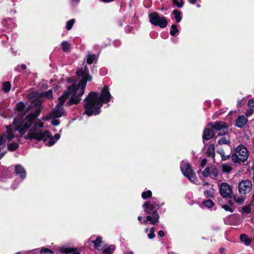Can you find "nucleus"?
Here are the masks:
<instances>
[{
	"label": "nucleus",
	"instance_id": "1",
	"mask_svg": "<svg viewBox=\"0 0 254 254\" xmlns=\"http://www.w3.org/2000/svg\"><path fill=\"white\" fill-rule=\"evenodd\" d=\"M76 74L80 79V81L77 84H75L73 86H69L67 90L64 92L62 96L59 98V103L50 113V117L60 118L64 115L63 105L65 100L69 96L70 98L67 103L68 105L77 104L81 100L80 98L84 93L87 82L92 80V76L89 74L86 65H85L83 68L78 69Z\"/></svg>",
	"mask_w": 254,
	"mask_h": 254
},
{
	"label": "nucleus",
	"instance_id": "2",
	"mask_svg": "<svg viewBox=\"0 0 254 254\" xmlns=\"http://www.w3.org/2000/svg\"><path fill=\"white\" fill-rule=\"evenodd\" d=\"M52 94L53 93L51 90L41 94H39L37 92H31L29 93L28 95L29 99L31 100V102L33 106L37 107L38 108L34 113L27 116L22 123H19L16 120H14L13 123L14 130L15 131L18 130L19 133L21 135L24 134L27 129L31 126L33 121L41 112L40 106L43 102L42 97L45 96L48 99H51L52 98Z\"/></svg>",
	"mask_w": 254,
	"mask_h": 254
},
{
	"label": "nucleus",
	"instance_id": "3",
	"mask_svg": "<svg viewBox=\"0 0 254 254\" xmlns=\"http://www.w3.org/2000/svg\"><path fill=\"white\" fill-rule=\"evenodd\" d=\"M109 90V87L105 86L100 95L97 92H90L88 94L84 100L85 102L84 105V113L86 115L90 116L93 114H98L100 112V109L103 104L109 102L111 98Z\"/></svg>",
	"mask_w": 254,
	"mask_h": 254
},
{
	"label": "nucleus",
	"instance_id": "4",
	"mask_svg": "<svg viewBox=\"0 0 254 254\" xmlns=\"http://www.w3.org/2000/svg\"><path fill=\"white\" fill-rule=\"evenodd\" d=\"M43 126L44 124L41 121L37 122L35 124L34 127L29 130L27 134L25 136V138L34 139L38 141L42 140L43 141H46L48 139V138L50 136L49 131L46 130L45 131H42L41 129L38 128V127H43Z\"/></svg>",
	"mask_w": 254,
	"mask_h": 254
},
{
	"label": "nucleus",
	"instance_id": "5",
	"mask_svg": "<svg viewBox=\"0 0 254 254\" xmlns=\"http://www.w3.org/2000/svg\"><path fill=\"white\" fill-rule=\"evenodd\" d=\"M157 205L158 204L151 201L145 202L143 204L144 212L150 215L146 216V219L143 221L142 223L146 224L149 221L151 224L154 225L159 222V215L155 209Z\"/></svg>",
	"mask_w": 254,
	"mask_h": 254
},
{
	"label": "nucleus",
	"instance_id": "6",
	"mask_svg": "<svg viewBox=\"0 0 254 254\" xmlns=\"http://www.w3.org/2000/svg\"><path fill=\"white\" fill-rule=\"evenodd\" d=\"M249 156V152L247 149L243 145H239L235 150V152L232 154V161L235 163H240L245 162Z\"/></svg>",
	"mask_w": 254,
	"mask_h": 254
},
{
	"label": "nucleus",
	"instance_id": "7",
	"mask_svg": "<svg viewBox=\"0 0 254 254\" xmlns=\"http://www.w3.org/2000/svg\"><path fill=\"white\" fill-rule=\"evenodd\" d=\"M181 170L184 176L187 177L190 182H194L196 180V176L190 164L183 163L181 166Z\"/></svg>",
	"mask_w": 254,
	"mask_h": 254
},
{
	"label": "nucleus",
	"instance_id": "8",
	"mask_svg": "<svg viewBox=\"0 0 254 254\" xmlns=\"http://www.w3.org/2000/svg\"><path fill=\"white\" fill-rule=\"evenodd\" d=\"M150 22L154 25H159L161 28L165 27L168 23L164 17L159 16L157 12H153L149 15Z\"/></svg>",
	"mask_w": 254,
	"mask_h": 254
},
{
	"label": "nucleus",
	"instance_id": "9",
	"mask_svg": "<svg viewBox=\"0 0 254 254\" xmlns=\"http://www.w3.org/2000/svg\"><path fill=\"white\" fill-rule=\"evenodd\" d=\"M210 125L214 129L219 131L218 135H225L228 131L229 126L225 123L221 121L216 122L214 124L211 123Z\"/></svg>",
	"mask_w": 254,
	"mask_h": 254
},
{
	"label": "nucleus",
	"instance_id": "10",
	"mask_svg": "<svg viewBox=\"0 0 254 254\" xmlns=\"http://www.w3.org/2000/svg\"><path fill=\"white\" fill-rule=\"evenodd\" d=\"M252 184L249 180H243L239 184L238 190L241 194H246L251 191Z\"/></svg>",
	"mask_w": 254,
	"mask_h": 254
},
{
	"label": "nucleus",
	"instance_id": "11",
	"mask_svg": "<svg viewBox=\"0 0 254 254\" xmlns=\"http://www.w3.org/2000/svg\"><path fill=\"white\" fill-rule=\"evenodd\" d=\"M219 171L215 166L207 167L203 171L202 175L204 177H210L212 179H215L218 175Z\"/></svg>",
	"mask_w": 254,
	"mask_h": 254
},
{
	"label": "nucleus",
	"instance_id": "12",
	"mask_svg": "<svg viewBox=\"0 0 254 254\" xmlns=\"http://www.w3.org/2000/svg\"><path fill=\"white\" fill-rule=\"evenodd\" d=\"M13 137V129L11 126L7 127L6 131L0 136V146L4 144L6 140H11Z\"/></svg>",
	"mask_w": 254,
	"mask_h": 254
},
{
	"label": "nucleus",
	"instance_id": "13",
	"mask_svg": "<svg viewBox=\"0 0 254 254\" xmlns=\"http://www.w3.org/2000/svg\"><path fill=\"white\" fill-rule=\"evenodd\" d=\"M221 195L223 197H230L232 193L231 186L227 183H222L219 188Z\"/></svg>",
	"mask_w": 254,
	"mask_h": 254
},
{
	"label": "nucleus",
	"instance_id": "14",
	"mask_svg": "<svg viewBox=\"0 0 254 254\" xmlns=\"http://www.w3.org/2000/svg\"><path fill=\"white\" fill-rule=\"evenodd\" d=\"M248 122L247 118L243 115H240L236 120V126L239 128H242L245 126Z\"/></svg>",
	"mask_w": 254,
	"mask_h": 254
},
{
	"label": "nucleus",
	"instance_id": "15",
	"mask_svg": "<svg viewBox=\"0 0 254 254\" xmlns=\"http://www.w3.org/2000/svg\"><path fill=\"white\" fill-rule=\"evenodd\" d=\"M91 242L93 244L94 247L95 249L98 251H101L102 250V246L103 242L101 237H98L95 240L92 241Z\"/></svg>",
	"mask_w": 254,
	"mask_h": 254
},
{
	"label": "nucleus",
	"instance_id": "16",
	"mask_svg": "<svg viewBox=\"0 0 254 254\" xmlns=\"http://www.w3.org/2000/svg\"><path fill=\"white\" fill-rule=\"evenodd\" d=\"M214 135L213 131L208 128L204 129L203 133V138L205 140H209L213 137Z\"/></svg>",
	"mask_w": 254,
	"mask_h": 254
},
{
	"label": "nucleus",
	"instance_id": "17",
	"mask_svg": "<svg viewBox=\"0 0 254 254\" xmlns=\"http://www.w3.org/2000/svg\"><path fill=\"white\" fill-rule=\"evenodd\" d=\"M15 172L17 174L21 175L22 178H24L26 176V172L24 168L20 165H17L15 166Z\"/></svg>",
	"mask_w": 254,
	"mask_h": 254
},
{
	"label": "nucleus",
	"instance_id": "18",
	"mask_svg": "<svg viewBox=\"0 0 254 254\" xmlns=\"http://www.w3.org/2000/svg\"><path fill=\"white\" fill-rule=\"evenodd\" d=\"M60 138V135L59 133L56 134L54 137H52L50 134V136L48 138L49 141L47 143L48 146H52L55 144L56 141L59 139Z\"/></svg>",
	"mask_w": 254,
	"mask_h": 254
},
{
	"label": "nucleus",
	"instance_id": "19",
	"mask_svg": "<svg viewBox=\"0 0 254 254\" xmlns=\"http://www.w3.org/2000/svg\"><path fill=\"white\" fill-rule=\"evenodd\" d=\"M217 152L220 154L223 160H226L230 158V154L226 153L222 148L219 149Z\"/></svg>",
	"mask_w": 254,
	"mask_h": 254
},
{
	"label": "nucleus",
	"instance_id": "20",
	"mask_svg": "<svg viewBox=\"0 0 254 254\" xmlns=\"http://www.w3.org/2000/svg\"><path fill=\"white\" fill-rule=\"evenodd\" d=\"M207 156L208 157H214L215 155V148L214 144H211L208 147L206 151Z\"/></svg>",
	"mask_w": 254,
	"mask_h": 254
},
{
	"label": "nucleus",
	"instance_id": "21",
	"mask_svg": "<svg viewBox=\"0 0 254 254\" xmlns=\"http://www.w3.org/2000/svg\"><path fill=\"white\" fill-rule=\"evenodd\" d=\"M25 107V104L23 102L18 103L16 105V109L17 111L20 112H23L24 114H25L29 110V109H27L26 111H24Z\"/></svg>",
	"mask_w": 254,
	"mask_h": 254
},
{
	"label": "nucleus",
	"instance_id": "22",
	"mask_svg": "<svg viewBox=\"0 0 254 254\" xmlns=\"http://www.w3.org/2000/svg\"><path fill=\"white\" fill-rule=\"evenodd\" d=\"M230 143L229 137L228 136L222 137L218 141V144L219 145H222L223 144H229Z\"/></svg>",
	"mask_w": 254,
	"mask_h": 254
},
{
	"label": "nucleus",
	"instance_id": "23",
	"mask_svg": "<svg viewBox=\"0 0 254 254\" xmlns=\"http://www.w3.org/2000/svg\"><path fill=\"white\" fill-rule=\"evenodd\" d=\"M241 241L246 245H249L251 240L245 234H242L240 236Z\"/></svg>",
	"mask_w": 254,
	"mask_h": 254
},
{
	"label": "nucleus",
	"instance_id": "24",
	"mask_svg": "<svg viewBox=\"0 0 254 254\" xmlns=\"http://www.w3.org/2000/svg\"><path fill=\"white\" fill-rule=\"evenodd\" d=\"M235 201L238 204H242L245 200V197L243 196L234 195L233 197Z\"/></svg>",
	"mask_w": 254,
	"mask_h": 254
},
{
	"label": "nucleus",
	"instance_id": "25",
	"mask_svg": "<svg viewBox=\"0 0 254 254\" xmlns=\"http://www.w3.org/2000/svg\"><path fill=\"white\" fill-rule=\"evenodd\" d=\"M115 250V246L111 245L107 247L103 252V254H111Z\"/></svg>",
	"mask_w": 254,
	"mask_h": 254
},
{
	"label": "nucleus",
	"instance_id": "26",
	"mask_svg": "<svg viewBox=\"0 0 254 254\" xmlns=\"http://www.w3.org/2000/svg\"><path fill=\"white\" fill-rule=\"evenodd\" d=\"M173 13L175 15L176 21L177 22H180L182 19V17L181 16V12L178 10H174Z\"/></svg>",
	"mask_w": 254,
	"mask_h": 254
},
{
	"label": "nucleus",
	"instance_id": "27",
	"mask_svg": "<svg viewBox=\"0 0 254 254\" xmlns=\"http://www.w3.org/2000/svg\"><path fill=\"white\" fill-rule=\"evenodd\" d=\"M11 88V85L9 82H4L3 83V90L5 93L9 91Z\"/></svg>",
	"mask_w": 254,
	"mask_h": 254
},
{
	"label": "nucleus",
	"instance_id": "28",
	"mask_svg": "<svg viewBox=\"0 0 254 254\" xmlns=\"http://www.w3.org/2000/svg\"><path fill=\"white\" fill-rule=\"evenodd\" d=\"M222 169L225 173H229L232 170V168L229 165L226 164L222 165Z\"/></svg>",
	"mask_w": 254,
	"mask_h": 254
},
{
	"label": "nucleus",
	"instance_id": "29",
	"mask_svg": "<svg viewBox=\"0 0 254 254\" xmlns=\"http://www.w3.org/2000/svg\"><path fill=\"white\" fill-rule=\"evenodd\" d=\"M62 49L64 52H67L69 49V44L66 41H64L62 43Z\"/></svg>",
	"mask_w": 254,
	"mask_h": 254
},
{
	"label": "nucleus",
	"instance_id": "30",
	"mask_svg": "<svg viewBox=\"0 0 254 254\" xmlns=\"http://www.w3.org/2000/svg\"><path fill=\"white\" fill-rule=\"evenodd\" d=\"M18 147V144L17 143L13 142L12 143L9 144L8 145V149L10 151H14L16 150Z\"/></svg>",
	"mask_w": 254,
	"mask_h": 254
},
{
	"label": "nucleus",
	"instance_id": "31",
	"mask_svg": "<svg viewBox=\"0 0 254 254\" xmlns=\"http://www.w3.org/2000/svg\"><path fill=\"white\" fill-rule=\"evenodd\" d=\"M179 31L177 29V25L175 24H173L171 26V29L170 31V34L172 36H174Z\"/></svg>",
	"mask_w": 254,
	"mask_h": 254
},
{
	"label": "nucleus",
	"instance_id": "32",
	"mask_svg": "<svg viewBox=\"0 0 254 254\" xmlns=\"http://www.w3.org/2000/svg\"><path fill=\"white\" fill-rule=\"evenodd\" d=\"M152 196V192L150 190H147L142 192V197L143 199L150 198Z\"/></svg>",
	"mask_w": 254,
	"mask_h": 254
},
{
	"label": "nucleus",
	"instance_id": "33",
	"mask_svg": "<svg viewBox=\"0 0 254 254\" xmlns=\"http://www.w3.org/2000/svg\"><path fill=\"white\" fill-rule=\"evenodd\" d=\"M41 254H54L53 251L46 248H43L41 250Z\"/></svg>",
	"mask_w": 254,
	"mask_h": 254
},
{
	"label": "nucleus",
	"instance_id": "34",
	"mask_svg": "<svg viewBox=\"0 0 254 254\" xmlns=\"http://www.w3.org/2000/svg\"><path fill=\"white\" fill-rule=\"evenodd\" d=\"M95 59V56L94 55H89L87 57V63L88 64H91L93 63Z\"/></svg>",
	"mask_w": 254,
	"mask_h": 254
},
{
	"label": "nucleus",
	"instance_id": "35",
	"mask_svg": "<svg viewBox=\"0 0 254 254\" xmlns=\"http://www.w3.org/2000/svg\"><path fill=\"white\" fill-rule=\"evenodd\" d=\"M74 19H72L66 22V29L68 30H70L74 24Z\"/></svg>",
	"mask_w": 254,
	"mask_h": 254
},
{
	"label": "nucleus",
	"instance_id": "36",
	"mask_svg": "<svg viewBox=\"0 0 254 254\" xmlns=\"http://www.w3.org/2000/svg\"><path fill=\"white\" fill-rule=\"evenodd\" d=\"M203 204L208 208L211 207L214 204L213 201L210 199L203 201Z\"/></svg>",
	"mask_w": 254,
	"mask_h": 254
},
{
	"label": "nucleus",
	"instance_id": "37",
	"mask_svg": "<svg viewBox=\"0 0 254 254\" xmlns=\"http://www.w3.org/2000/svg\"><path fill=\"white\" fill-rule=\"evenodd\" d=\"M248 105L249 108L254 110V99H250L249 100Z\"/></svg>",
	"mask_w": 254,
	"mask_h": 254
},
{
	"label": "nucleus",
	"instance_id": "38",
	"mask_svg": "<svg viewBox=\"0 0 254 254\" xmlns=\"http://www.w3.org/2000/svg\"><path fill=\"white\" fill-rule=\"evenodd\" d=\"M222 208H223L225 211H228L230 212H233V209L227 205H226V204L223 205L222 206Z\"/></svg>",
	"mask_w": 254,
	"mask_h": 254
},
{
	"label": "nucleus",
	"instance_id": "39",
	"mask_svg": "<svg viewBox=\"0 0 254 254\" xmlns=\"http://www.w3.org/2000/svg\"><path fill=\"white\" fill-rule=\"evenodd\" d=\"M173 3L176 5L178 7H182L184 3L183 0H181V2H180L178 0H173Z\"/></svg>",
	"mask_w": 254,
	"mask_h": 254
},
{
	"label": "nucleus",
	"instance_id": "40",
	"mask_svg": "<svg viewBox=\"0 0 254 254\" xmlns=\"http://www.w3.org/2000/svg\"><path fill=\"white\" fill-rule=\"evenodd\" d=\"M254 112V110L249 107L248 109H247L246 113V117L247 118L248 117L251 116Z\"/></svg>",
	"mask_w": 254,
	"mask_h": 254
},
{
	"label": "nucleus",
	"instance_id": "41",
	"mask_svg": "<svg viewBox=\"0 0 254 254\" xmlns=\"http://www.w3.org/2000/svg\"><path fill=\"white\" fill-rule=\"evenodd\" d=\"M243 211L246 213H249L251 212V208L249 206H246L243 207Z\"/></svg>",
	"mask_w": 254,
	"mask_h": 254
},
{
	"label": "nucleus",
	"instance_id": "42",
	"mask_svg": "<svg viewBox=\"0 0 254 254\" xmlns=\"http://www.w3.org/2000/svg\"><path fill=\"white\" fill-rule=\"evenodd\" d=\"M74 250L72 248H66V249H64L63 251V252L66 254H68V253H72L74 252Z\"/></svg>",
	"mask_w": 254,
	"mask_h": 254
},
{
	"label": "nucleus",
	"instance_id": "43",
	"mask_svg": "<svg viewBox=\"0 0 254 254\" xmlns=\"http://www.w3.org/2000/svg\"><path fill=\"white\" fill-rule=\"evenodd\" d=\"M51 124L54 126H58L60 124V122L59 120L56 119H54L52 120Z\"/></svg>",
	"mask_w": 254,
	"mask_h": 254
},
{
	"label": "nucleus",
	"instance_id": "44",
	"mask_svg": "<svg viewBox=\"0 0 254 254\" xmlns=\"http://www.w3.org/2000/svg\"><path fill=\"white\" fill-rule=\"evenodd\" d=\"M207 163V159L204 158L203 159L202 161H201V162L200 163V166L202 167H204L206 164Z\"/></svg>",
	"mask_w": 254,
	"mask_h": 254
},
{
	"label": "nucleus",
	"instance_id": "45",
	"mask_svg": "<svg viewBox=\"0 0 254 254\" xmlns=\"http://www.w3.org/2000/svg\"><path fill=\"white\" fill-rule=\"evenodd\" d=\"M204 194L206 195L207 197H211L212 196V195L211 194V193L209 190H205L204 191Z\"/></svg>",
	"mask_w": 254,
	"mask_h": 254
},
{
	"label": "nucleus",
	"instance_id": "46",
	"mask_svg": "<svg viewBox=\"0 0 254 254\" xmlns=\"http://www.w3.org/2000/svg\"><path fill=\"white\" fill-rule=\"evenodd\" d=\"M154 232H150L148 235V237L150 239H153L155 237Z\"/></svg>",
	"mask_w": 254,
	"mask_h": 254
},
{
	"label": "nucleus",
	"instance_id": "47",
	"mask_svg": "<svg viewBox=\"0 0 254 254\" xmlns=\"http://www.w3.org/2000/svg\"><path fill=\"white\" fill-rule=\"evenodd\" d=\"M158 235L160 237H162L164 236V232L163 231L160 230L158 232Z\"/></svg>",
	"mask_w": 254,
	"mask_h": 254
},
{
	"label": "nucleus",
	"instance_id": "48",
	"mask_svg": "<svg viewBox=\"0 0 254 254\" xmlns=\"http://www.w3.org/2000/svg\"><path fill=\"white\" fill-rule=\"evenodd\" d=\"M190 3H192V4H194L196 3V0H189Z\"/></svg>",
	"mask_w": 254,
	"mask_h": 254
},
{
	"label": "nucleus",
	"instance_id": "49",
	"mask_svg": "<svg viewBox=\"0 0 254 254\" xmlns=\"http://www.w3.org/2000/svg\"><path fill=\"white\" fill-rule=\"evenodd\" d=\"M155 232V229L154 227H152L150 229V232Z\"/></svg>",
	"mask_w": 254,
	"mask_h": 254
},
{
	"label": "nucleus",
	"instance_id": "50",
	"mask_svg": "<svg viewBox=\"0 0 254 254\" xmlns=\"http://www.w3.org/2000/svg\"><path fill=\"white\" fill-rule=\"evenodd\" d=\"M21 68H22L23 70H24V69H25L26 68V65H25V64H22V65H21Z\"/></svg>",
	"mask_w": 254,
	"mask_h": 254
},
{
	"label": "nucleus",
	"instance_id": "51",
	"mask_svg": "<svg viewBox=\"0 0 254 254\" xmlns=\"http://www.w3.org/2000/svg\"><path fill=\"white\" fill-rule=\"evenodd\" d=\"M251 204L252 205H254V195L253 196V199H252V201L251 202Z\"/></svg>",
	"mask_w": 254,
	"mask_h": 254
},
{
	"label": "nucleus",
	"instance_id": "52",
	"mask_svg": "<svg viewBox=\"0 0 254 254\" xmlns=\"http://www.w3.org/2000/svg\"><path fill=\"white\" fill-rule=\"evenodd\" d=\"M138 220L140 221H142V217L141 216H139L138 217Z\"/></svg>",
	"mask_w": 254,
	"mask_h": 254
},
{
	"label": "nucleus",
	"instance_id": "53",
	"mask_svg": "<svg viewBox=\"0 0 254 254\" xmlns=\"http://www.w3.org/2000/svg\"><path fill=\"white\" fill-rule=\"evenodd\" d=\"M49 117H46L43 118V120H47L49 119Z\"/></svg>",
	"mask_w": 254,
	"mask_h": 254
},
{
	"label": "nucleus",
	"instance_id": "54",
	"mask_svg": "<svg viewBox=\"0 0 254 254\" xmlns=\"http://www.w3.org/2000/svg\"><path fill=\"white\" fill-rule=\"evenodd\" d=\"M238 105H239L240 106H241V101H239Z\"/></svg>",
	"mask_w": 254,
	"mask_h": 254
},
{
	"label": "nucleus",
	"instance_id": "55",
	"mask_svg": "<svg viewBox=\"0 0 254 254\" xmlns=\"http://www.w3.org/2000/svg\"><path fill=\"white\" fill-rule=\"evenodd\" d=\"M148 231V228L145 229V232H147Z\"/></svg>",
	"mask_w": 254,
	"mask_h": 254
},
{
	"label": "nucleus",
	"instance_id": "56",
	"mask_svg": "<svg viewBox=\"0 0 254 254\" xmlns=\"http://www.w3.org/2000/svg\"><path fill=\"white\" fill-rule=\"evenodd\" d=\"M229 203H230V205L232 206V203H230V202H229Z\"/></svg>",
	"mask_w": 254,
	"mask_h": 254
},
{
	"label": "nucleus",
	"instance_id": "57",
	"mask_svg": "<svg viewBox=\"0 0 254 254\" xmlns=\"http://www.w3.org/2000/svg\"><path fill=\"white\" fill-rule=\"evenodd\" d=\"M79 253H74L73 254H79Z\"/></svg>",
	"mask_w": 254,
	"mask_h": 254
},
{
	"label": "nucleus",
	"instance_id": "58",
	"mask_svg": "<svg viewBox=\"0 0 254 254\" xmlns=\"http://www.w3.org/2000/svg\"><path fill=\"white\" fill-rule=\"evenodd\" d=\"M68 80L69 82H70V80L69 79H68Z\"/></svg>",
	"mask_w": 254,
	"mask_h": 254
},
{
	"label": "nucleus",
	"instance_id": "59",
	"mask_svg": "<svg viewBox=\"0 0 254 254\" xmlns=\"http://www.w3.org/2000/svg\"><path fill=\"white\" fill-rule=\"evenodd\" d=\"M130 254H133V253H132V252H131V253H130Z\"/></svg>",
	"mask_w": 254,
	"mask_h": 254
}]
</instances>
